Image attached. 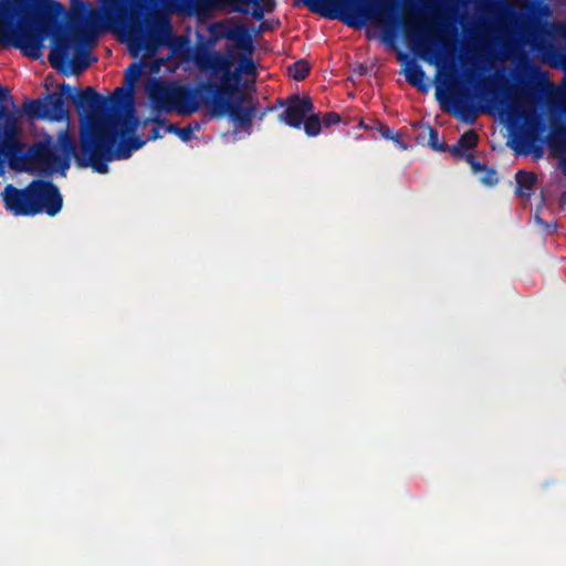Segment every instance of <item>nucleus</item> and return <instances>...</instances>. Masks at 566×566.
<instances>
[{
    "label": "nucleus",
    "mask_w": 566,
    "mask_h": 566,
    "mask_svg": "<svg viewBox=\"0 0 566 566\" xmlns=\"http://www.w3.org/2000/svg\"><path fill=\"white\" fill-rule=\"evenodd\" d=\"M192 61L199 72L207 74V78L196 87L154 81L147 88L154 107L167 114L177 112L187 116L206 105L211 117L227 115L239 128L250 129L256 115V106H244L243 95L235 101L231 99L238 91L240 78L239 73L232 71L231 59L209 44H198Z\"/></svg>",
    "instance_id": "obj_1"
},
{
    "label": "nucleus",
    "mask_w": 566,
    "mask_h": 566,
    "mask_svg": "<svg viewBox=\"0 0 566 566\" xmlns=\"http://www.w3.org/2000/svg\"><path fill=\"white\" fill-rule=\"evenodd\" d=\"M64 98L70 99L75 106L80 115V128L91 117L120 113L126 105L132 104V94L124 87H116L112 95L104 97L92 86L76 91L70 84L63 83L59 86V92L48 93L43 99H27L22 105V112L30 120L69 122L70 112Z\"/></svg>",
    "instance_id": "obj_2"
},
{
    "label": "nucleus",
    "mask_w": 566,
    "mask_h": 566,
    "mask_svg": "<svg viewBox=\"0 0 566 566\" xmlns=\"http://www.w3.org/2000/svg\"><path fill=\"white\" fill-rule=\"evenodd\" d=\"M125 113H109L92 117L97 142L86 140V148L94 150V163L99 170L108 172V164L114 160L128 159L135 150L140 149L147 140L135 135L138 119L134 106L126 105Z\"/></svg>",
    "instance_id": "obj_3"
},
{
    "label": "nucleus",
    "mask_w": 566,
    "mask_h": 566,
    "mask_svg": "<svg viewBox=\"0 0 566 566\" xmlns=\"http://www.w3.org/2000/svg\"><path fill=\"white\" fill-rule=\"evenodd\" d=\"M4 207L14 216H36L42 212L55 217L63 207L59 187L51 180L35 179L23 189L6 186L1 193Z\"/></svg>",
    "instance_id": "obj_4"
},
{
    "label": "nucleus",
    "mask_w": 566,
    "mask_h": 566,
    "mask_svg": "<svg viewBox=\"0 0 566 566\" xmlns=\"http://www.w3.org/2000/svg\"><path fill=\"white\" fill-rule=\"evenodd\" d=\"M87 139L97 142L92 117L80 128L77 155L60 156L50 144L38 143L29 149V159L43 176H50L54 170H60L64 174L70 168L72 159H74L78 168H92L95 172L107 174L106 170H99L97 165H95L94 150L86 148L85 145Z\"/></svg>",
    "instance_id": "obj_5"
},
{
    "label": "nucleus",
    "mask_w": 566,
    "mask_h": 566,
    "mask_svg": "<svg viewBox=\"0 0 566 566\" xmlns=\"http://www.w3.org/2000/svg\"><path fill=\"white\" fill-rule=\"evenodd\" d=\"M24 0L0 2V43L19 49L25 56L38 59L48 32L34 20L22 19L17 23V9Z\"/></svg>",
    "instance_id": "obj_6"
},
{
    "label": "nucleus",
    "mask_w": 566,
    "mask_h": 566,
    "mask_svg": "<svg viewBox=\"0 0 566 566\" xmlns=\"http://www.w3.org/2000/svg\"><path fill=\"white\" fill-rule=\"evenodd\" d=\"M101 8H91L84 14L86 28L74 33V40L78 44L95 43L96 32L103 28L105 18H109L122 9L124 0H98Z\"/></svg>",
    "instance_id": "obj_7"
},
{
    "label": "nucleus",
    "mask_w": 566,
    "mask_h": 566,
    "mask_svg": "<svg viewBox=\"0 0 566 566\" xmlns=\"http://www.w3.org/2000/svg\"><path fill=\"white\" fill-rule=\"evenodd\" d=\"M313 111L314 105L308 96L294 94L287 99L286 108L279 115V119L291 127L301 128L306 115Z\"/></svg>",
    "instance_id": "obj_8"
},
{
    "label": "nucleus",
    "mask_w": 566,
    "mask_h": 566,
    "mask_svg": "<svg viewBox=\"0 0 566 566\" xmlns=\"http://www.w3.org/2000/svg\"><path fill=\"white\" fill-rule=\"evenodd\" d=\"M73 42L76 44L74 35H56L48 56L51 66L65 75L70 74V51Z\"/></svg>",
    "instance_id": "obj_9"
},
{
    "label": "nucleus",
    "mask_w": 566,
    "mask_h": 566,
    "mask_svg": "<svg viewBox=\"0 0 566 566\" xmlns=\"http://www.w3.org/2000/svg\"><path fill=\"white\" fill-rule=\"evenodd\" d=\"M546 143L551 153L558 158V168L566 177V125L553 123Z\"/></svg>",
    "instance_id": "obj_10"
},
{
    "label": "nucleus",
    "mask_w": 566,
    "mask_h": 566,
    "mask_svg": "<svg viewBox=\"0 0 566 566\" xmlns=\"http://www.w3.org/2000/svg\"><path fill=\"white\" fill-rule=\"evenodd\" d=\"M8 159L11 169L17 171H33V168L29 167L27 163L33 165L29 159V151L23 153L22 144L19 142L14 143H0V167L2 166L3 159Z\"/></svg>",
    "instance_id": "obj_11"
},
{
    "label": "nucleus",
    "mask_w": 566,
    "mask_h": 566,
    "mask_svg": "<svg viewBox=\"0 0 566 566\" xmlns=\"http://www.w3.org/2000/svg\"><path fill=\"white\" fill-rule=\"evenodd\" d=\"M525 128L517 137V144L522 147L520 153L527 154L534 143L539 140L542 133L545 132L546 125L539 115L535 113L525 115Z\"/></svg>",
    "instance_id": "obj_12"
},
{
    "label": "nucleus",
    "mask_w": 566,
    "mask_h": 566,
    "mask_svg": "<svg viewBox=\"0 0 566 566\" xmlns=\"http://www.w3.org/2000/svg\"><path fill=\"white\" fill-rule=\"evenodd\" d=\"M221 36L234 41L235 46L242 51L251 52L252 50V38L244 25L237 24L226 28Z\"/></svg>",
    "instance_id": "obj_13"
},
{
    "label": "nucleus",
    "mask_w": 566,
    "mask_h": 566,
    "mask_svg": "<svg viewBox=\"0 0 566 566\" xmlns=\"http://www.w3.org/2000/svg\"><path fill=\"white\" fill-rule=\"evenodd\" d=\"M403 72L407 83L421 92L428 91V84L426 83V72L423 71L422 66L415 60H410L407 63Z\"/></svg>",
    "instance_id": "obj_14"
},
{
    "label": "nucleus",
    "mask_w": 566,
    "mask_h": 566,
    "mask_svg": "<svg viewBox=\"0 0 566 566\" xmlns=\"http://www.w3.org/2000/svg\"><path fill=\"white\" fill-rule=\"evenodd\" d=\"M515 181L517 184L515 193L521 198H530L536 186L537 176L533 171L518 170L515 174Z\"/></svg>",
    "instance_id": "obj_15"
},
{
    "label": "nucleus",
    "mask_w": 566,
    "mask_h": 566,
    "mask_svg": "<svg viewBox=\"0 0 566 566\" xmlns=\"http://www.w3.org/2000/svg\"><path fill=\"white\" fill-rule=\"evenodd\" d=\"M83 44L76 43L74 57L70 60V73L80 74L91 65V57L87 52L82 49Z\"/></svg>",
    "instance_id": "obj_16"
},
{
    "label": "nucleus",
    "mask_w": 566,
    "mask_h": 566,
    "mask_svg": "<svg viewBox=\"0 0 566 566\" xmlns=\"http://www.w3.org/2000/svg\"><path fill=\"white\" fill-rule=\"evenodd\" d=\"M452 104L455 108L457 114L465 122L473 123L475 119V112L472 105H470L463 95H455L452 98Z\"/></svg>",
    "instance_id": "obj_17"
},
{
    "label": "nucleus",
    "mask_w": 566,
    "mask_h": 566,
    "mask_svg": "<svg viewBox=\"0 0 566 566\" xmlns=\"http://www.w3.org/2000/svg\"><path fill=\"white\" fill-rule=\"evenodd\" d=\"M56 144L62 155H77L78 146H76L69 128L62 129L57 134Z\"/></svg>",
    "instance_id": "obj_18"
},
{
    "label": "nucleus",
    "mask_w": 566,
    "mask_h": 566,
    "mask_svg": "<svg viewBox=\"0 0 566 566\" xmlns=\"http://www.w3.org/2000/svg\"><path fill=\"white\" fill-rule=\"evenodd\" d=\"M140 74H142V67L136 62H133L125 70V81H126L128 87L127 88L124 87V90L132 94V106H134V85L138 81Z\"/></svg>",
    "instance_id": "obj_19"
},
{
    "label": "nucleus",
    "mask_w": 566,
    "mask_h": 566,
    "mask_svg": "<svg viewBox=\"0 0 566 566\" xmlns=\"http://www.w3.org/2000/svg\"><path fill=\"white\" fill-rule=\"evenodd\" d=\"M310 71V65L304 60H298L289 66V75L295 81H303Z\"/></svg>",
    "instance_id": "obj_20"
},
{
    "label": "nucleus",
    "mask_w": 566,
    "mask_h": 566,
    "mask_svg": "<svg viewBox=\"0 0 566 566\" xmlns=\"http://www.w3.org/2000/svg\"><path fill=\"white\" fill-rule=\"evenodd\" d=\"M302 125H304V130L310 137L317 136L322 129V120L316 114L306 115Z\"/></svg>",
    "instance_id": "obj_21"
},
{
    "label": "nucleus",
    "mask_w": 566,
    "mask_h": 566,
    "mask_svg": "<svg viewBox=\"0 0 566 566\" xmlns=\"http://www.w3.org/2000/svg\"><path fill=\"white\" fill-rule=\"evenodd\" d=\"M478 142H479V135L473 129H469V130L464 132L458 139L459 146H461V148L464 151L475 148L478 145Z\"/></svg>",
    "instance_id": "obj_22"
},
{
    "label": "nucleus",
    "mask_w": 566,
    "mask_h": 566,
    "mask_svg": "<svg viewBox=\"0 0 566 566\" xmlns=\"http://www.w3.org/2000/svg\"><path fill=\"white\" fill-rule=\"evenodd\" d=\"M403 28L407 33L415 35L420 44L424 45L433 42V39L427 29H409V25L407 23L403 24Z\"/></svg>",
    "instance_id": "obj_23"
},
{
    "label": "nucleus",
    "mask_w": 566,
    "mask_h": 566,
    "mask_svg": "<svg viewBox=\"0 0 566 566\" xmlns=\"http://www.w3.org/2000/svg\"><path fill=\"white\" fill-rule=\"evenodd\" d=\"M428 145L433 149L438 151H446L448 148V145L444 142H440L439 139V133L436 128L429 127V139Z\"/></svg>",
    "instance_id": "obj_24"
},
{
    "label": "nucleus",
    "mask_w": 566,
    "mask_h": 566,
    "mask_svg": "<svg viewBox=\"0 0 566 566\" xmlns=\"http://www.w3.org/2000/svg\"><path fill=\"white\" fill-rule=\"evenodd\" d=\"M149 120L158 126L164 127L167 133H171V134H175L178 136V130L180 127H178L175 124L169 123L166 118L156 116Z\"/></svg>",
    "instance_id": "obj_25"
},
{
    "label": "nucleus",
    "mask_w": 566,
    "mask_h": 566,
    "mask_svg": "<svg viewBox=\"0 0 566 566\" xmlns=\"http://www.w3.org/2000/svg\"><path fill=\"white\" fill-rule=\"evenodd\" d=\"M484 175L481 177V181L486 186H494L497 184V172L495 169L488 168L483 171Z\"/></svg>",
    "instance_id": "obj_26"
},
{
    "label": "nucleus",
    "mask_w": 566,
    "mask_h": 566,
    "mask_svg": "<svg viewBox=\"0 0 566 566\" xmlns=\"http://www.w3.org/2000/svg\"><path fill=\"white\" fill-rule=\"evenodd\" d=\"M465 161L471 166L473 172H480L486 170V166L476 160L472 153H468L464 157Z\"/></svg>",
    "instance_id": "obj_27"
},
{
    "label": "nucleus",
    "mask_w": 566,
    "mask_h": 566,
    "mask_svg": "<svg viewBox=\"0 0 566 566\" xmlns=\"http://www.w3.org/2000/svg\"><path fill=\"white\" fill-rule=\"evenodd\" d=\"M263 1H250V4H253V9L251 11V15L254 20L261 21L264 18V8L262 6Z\"/></svg>",
    "instance_id": "obj_28"
},
{
    "label": "nucleus",
    "mask_w": 566,
    "mask_h": 566,
    "mask_svg": "<svg viewBox=\"0 0 566 566\" xmlns=\"http://www.w3.org/2000/svg\"><path fill=\"white\" fill-rule=\"evenodd\" d=\"M340 120H342V118H340L338 113H336V112H328V113H326L323 116L322 124L325 127H329L332 125H336V124L340 123Z\"/></svg>",
    "instance_id": "obj_29"
},
{
    "label": "nucleus",
    "mask_w": 566,
    "mask_h": 566,
    "mask_svg": "<svg viewBox=\"0 0 566 566\" xmlns=\"http://www.w3.org/2000/svg\"><path fill=\"white\" fill-rule=\"evenodd\" d=\"M71 8L75 14H78L82 18L84 17L85 12H87V4L83 0H71Z\"/></svg>",
    "instance_id": "obj_30"
},
{
    "label": "nucleus",
    "mask_w": 566,
    "mask_h": 566,
    "mask_svg": "<svg viewBox=\"0 0 566 566\" xmlns=\"http://www.w3.org/2000/svg\"><path fill=\"white\" fill-rule=\"evenodd\" d=\"M178 137L185 142V143H188L190 142L192 138H193V134L191 133V128L190 127H182V128H179L178 130Z\"/></svg>",
    "instance_id": "obj_31"
},
{
    "label": "nucleus",
    "mask_w": 566,
    "mask_h": 566,
    "mask_svg": "<svg viewBox=\"0 0 566 566\" xmlns=\"http://www.w3.org/2000/svg\"><path fill=\"white\" fill-rule=\"evenodd\" d=\"M447 149H449V151H450L453 156L459 157V158H464V157H465V155L468 154V153H465V151L461 148V146H459L458 142H457L454 145H452L451 147H449V146H448V148H447Z\"/></svg>",
    "instance_id": "obj_32"
},
{
    "label": "nucleus",
    "mask_w": 566,
    "mask_h": 566,
    "mask_svg": "<svg viewBox=\"0 0 566 566\" xmlns=\"http://www.w3.org/2000/svg\"><path fill=\"white\" fill-rule=\"evenodd\" d=\"M381 135L387 138V139H396V133L394 132V129L387 127V126H382L381 127Z\"/></svg>",
    "instance_id": "obj_33"
},
{
    "label": "nucleus",
    "mask_w": 566,
    "mask_h": 566,
    "mask_svg": "<svg viewBox=\"0 0 566 566\" xmlns=\"http://www.w3.org/2000/svg\"><path fill=\"white\" fill-rule=\"evenodd\" d=\"M160 127H161V126H158V125H157V126H155V127H153V128H151V130H150V136H149V138H148V139H153V140H155V139L161 138V137H163V135H161V133H160Z\"/></svg>",
    "instance_id": "obj_34"
},
{
    "label": "nucleus",
    "mask_w": 566,
    "mask_h": 566,
    "mask_svg": "<svg viewBox=\"0 0 566 566\" xmlns=\"http://www.w3.org/2000/svg\"><path fill=\"white\" fill-rule=\"evenodd\" d=\"M245 62H247V65L244 67V72L247 74L254 73L255 67H254L253 61L251 59H247Z\"/></svg>",
    "instance_id": "obj_35"
},
{
    "label": "nucleus",
    "mask_w": 566,
    "mask_h": 566,
    "mask_svg": "<svg viewBox=\"0 0 566 566\" xmlns=\"http://www.w3.org/2000/svg\"><path fill=\"white\" fill-rule=\"evenodd\" d=\"M274 7H275V1L274 0L265 1L264 6H263L265 12L273 11Z\"/></svg>",
    "instance_id": "obj_36"
},
{
    "label": "nucleus",
    "mask_w": 566,
    "mask_h": 566,
    "mask_svg": "<svg viewBox=\"0 0 566 566\" xmlns=\"http://www.w3.org/2000/svg\"><path fill=\"white\" fill-rule=\"evenodd\" d=\"M355 72L358 73L359 75H366L368 73V66L365 64H359L355 69Z\"/></svg>",
    "instance_id": "obj_37"
},
{
    "label": "nucleus",
    "mask_w": 566,
    "mask_h": 566,
    "mask_svg": "<svg viewBox=\"0 0 566 566\" xmlns=\"http://www.w3.org/2000/svg\"><path fill=\"white\" fill-rule=\"evenodd\" d=\"M187 127H190L191 128V133L193 134L196 130L200 129L201 125H200L199 122L193 120V122L189 123L187 125Z\"/></svg>",
    "instance_id": "obj_38"
},
{
    "label": "nucleus",
    "mask_w": 566,
    "mask_h": 566,
    "mask_svg": "<svg viewBox=\"0 0 566 566\" xmlns=\"http://www.w3.org/2000/svg\"><path fill=\"white\" fill-rule=\"evenodd\" d=\"M9 91L0 85V103L7 97Z\"/></svg>",
    "instance_id": "obj_39"
},
{
    "label": "nucleus",
    "mask_w": 566,
    "mask_h": 566,
    "mask_svg": "<svg viewBox=\"0 0 566 566\" xmlns=\"http://www.w3.org/2000/svg\"><path fill=\"white\" fill-rule=\"evenodd\" d=\"M559 206L560 208H565L566 207V192H563L559 197Z\"/></svg>",
    "instance_id": "obj_40"
},
{
    "label": "nucleus",
    "mask_w": 566,
    "mask_h": 566,
    "mask_svg": "<svg viewBox=\"0 0 566 566\" xmlns=\"http://www.w3.org/2000/svg\"><path fill=\"white\" fill-rule=\"evenodd\" d=\"M53 6H54V8H55L57 11H60V10H63V9H64V8H63V6H62L60 2H57V1H53Z\"/></svg>",
    "instance_id": "obj_41"
},
{
    "label": "nucleus",
    "mask_w": 566,
    "mask_h": 566,
    "mask_svg": "<svg viewBox=\"0 0 566 566\" xmlns=\"http://www.w3.org/2000/svg\"><path fill=\"white\" fill-rule=\"evenodd\" d=\"M273 111V107H268L264 112H262V114L260 115V119L263 118V116L268 113V112H271Z\"/></svg>",
    "instance_id": "obj_42"
},
{
    "label": "nucleus",
    "mask_w": 566,
    "mask_h": 566,
    "mask_svg": "<svg viewBox=\"0 0 566 566\" xmlns=\"http://www.w3.org/2000/svg\"><path fill=\"white\" fill-rule=\"evenodd\" d=\"M164 31L167 33L170 32V27H169L168 22L166 23Z\"/></svg>",
    "instance_id": "obj_43"
},
{
    "label": "nucleus",
    "mask_w": 566,
    "mask_h": 566,
    "mask_svg": "<svg viewBox=\"0 0 566 566\" xmlns=\"http://www.w3.org/2000/svg\"><path fill=\"white\" fill-rule=\"evenodd\" d=\"M535 220L541 223V224H544V221L538 217V216H535Z\"/></svg>",
    "instance_id": "obj_44"
},
{
    "label": "nucleus",
    "mask_w": 566,
    "mask_h": 566,
    "mask_svg": "<svg viewBox=\"0 0 566 566\" xmlns=\"http://www.w3.org/2000/svg\"><path fill=\"white\" fill-rule=\"evenodd\" d=\"M563 111L566 112V106L563 107Z\"/></svg>",
    "instance_id": "obj_45"
}]
</instances>
